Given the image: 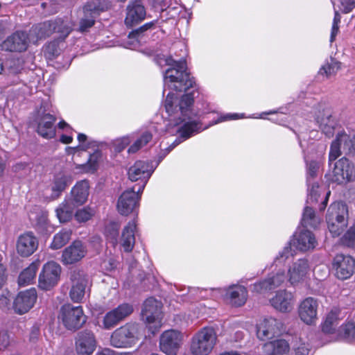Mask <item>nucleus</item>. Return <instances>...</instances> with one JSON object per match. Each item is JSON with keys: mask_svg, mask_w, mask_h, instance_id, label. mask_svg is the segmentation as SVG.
<instances>
[{"mask_svg": "<svg viewBox=\"0 0 355 355\" xmlns=\"http://www.w3.org/2000/svg\"><path fill=\"white\" fill-rule=\"evenodd\" d=\"M162 303L153 297L148 298L141 310L143 320L149 325L152 334H155L162 324Z\"/></svg>", "mask_w": 355, "mask_h": 355, "instance_id": "39448f33", "label": "nucleus"}, {"mask_svg": "<svg viewBox=\"0 0 355 355\" xmlns=\"http://www.w3.org/2000/svg\"><path fill=\"white\" fill-rule=\"evenodd\" d=\"M61 318L64 325L70 330L80 328L86 322L82 306H73L71 304L64 305L62 307Z\"/></svg>", "mask_w": 355, "mask_h": 355, "instance_id": "9d476101", "label": "nucleus"}, {"mask_svg": "<svg viewBox=\"0 0 355 355\" xmlns=\"http://www.w3.org/2000/svg\"><path fill=\"white\" fill-rule=\"evenodd\" d=\"M165 64L170 67L164 73V89L167 87L176 92H186L181 97L169 92L166 98L164 107L170 116L171 125L179 134L177 138L168 148L162 150L159 155L160 162L166 155L182 141L193 135L207 129L210 126L230 120L239 119L237 114H227L218 118L208 125L202 127V124L193 111L195 94L197 92L196 83L187 71V63L184 58L175 60L171 56L165 59Z\"/></svg>", "mask_w": 355, "mask_h": 355, "instance_id": "f257e3e1", "label": "nucleus"}, {"mask_svg": "<svg viewBox=\"0 0 355 355\" xmlns=\"http://www.w3.org/2000/svg\"><path fill=\"white\" fill-rule=\"evenodd\" d=\"M38 247V240L32 232L20 235L17 241V253L22 257H28L34 253Z\"/></svg>", "mask_w": 355, "mask_h": 355, "instance_id": "c85d7f7f", "label": "nucleus"}, {"mask_svg": "<svg viewBox=\"0 0 355 355\" xmlns=\"http://www.w3.org/2000/svg\"><path fill=\"white\" fill-rule=\"evenodd\" d=\"M340 22V16L337 11H335V15L333 20V24L331 32L330 42H333L339 31L338 24Z\"/></svg>", "mask_w": 355, "mask_h": 355, "instance_id": "13d9d810", "label": "nucleus"}, {"mask_svg": "<svg viewBox=\"0 0 355 355\" xmlns=\"http://www.w3.org/2000/svg\"><path fill=\"white\" fill-rule=\"evenodd\" d=\"M263 349L268 355H284L288 353L290 345L286 340L277 339L266 343Z\"/></svg>", "mask_w": 355, "mask_h": 355, "instance_id": "f704fd0d", "label": "nucleus"}, {"mask_svg": "<svg viewBox=\"0 0 355 355\" xmlns=\"http://www.w3.org/2000/svg\"><path fill=\"white\" fill-rule=\"evenodd\" d=\"M319 303L317 299L308 297L303 300L298 306V315L302 321L311 325L318 320V309Z\"/></svg>", "mask_w": 355, "mask_h": 355, "instance_id": "f3484780", "label": "nucleus"}, {"mask_svg": "<svg viewBox=\"0 0 355 355\" xmlns=\"http://www.w3.org/2000/svg\"><path fill=\"white\" fill-rule=\"evenodd\" d=\"M157 131L155 125H151L147 130L143 131L137 139L130 146L128 153H135L148 144L153 137L156 136Z\"/></svg>", "mask_w": 355, "mask_h": 355, "instance_id": "c9c22d12", "label": "nucleus"}, {"mask_svg": "<svg viewBox=\"0 0 355 355\" xmlns=\"http://www.w3.org/2000/svg\"><path fill=\"white\" fill-rule=\"evenodd\" d=\"M138 232L137 220L134 218L129 221L123 228L120 238V245L125 252H131L135 244Z\"/></svg>", "mask_w": 355, "mask_h": 355, "instance_id": "b1692460", "label": "nucleus"}, {"mask_svg": "<svg viewBox=\"0 0 355 355\" xmlns=\"http://www.w3.org/2000/svg\"><path fill=\"white\" fill-rule=\"evenodd\" d=\"M343 141L339 139L338 134L334 141H332L330 147V151L329 155V164L333 161H335L341 155V148L343 149Z\"/></svg>", "mask_w": 355, "mask_h": 355, "instance_id": "de8ad7c7", "label": "nucleus"}, {"mask_svg": "<svg viewBox=\"0 0 355 355\" xmlns=\"http://www.w3.org/2000/svg\"><path fill=\"white\" fill-rule=\"evenodd\" d=\"M355 180L354 165L345 157L338 159L334 166L331 180L338 184H344Z\"/></svg>", "mask_w": 355, "mask_h": 355, "instance_id": "4468645a", "label": "nucleus"}, {"mask_svg": "<svg viewBox=\"0 0 355 355\" xmlns=\"http://www.w3.org/2000/svg\"><path fill=\"white\" fill-rule=\"evenodd\" d=\"M294 355H308L309 353V345L304 343H301L300 340L299 343L293 347Z\"/></svg>", "mask_w": 355, "mask_h": 355, "instance_id": "bf43d9fd", "label": "nucleus"}, {"mask_svg": "<svg viewBox=\"0 0 355 355\" xmlns=\"http://www.w3.org/2000/svg\"><path fill=\"white\" fill-rule=\"evenodd\" d=\"M343 336L346 339L352 340L355 338V324L353 322H348L341 327Z\"/></svg>", "mask_w": 355, "mask_h": 355, "instance_id": "4d7b16f0", "label": "nucleus"}, {"mask_svg": "<svg viewBox=\"0 0 355 355\" xmlns=\"http://www.w3.org/2000/svg\"><path fill=\"white\" fill-rule=\"evenodd\" d=\"M153 25H154L153 22H149V23H146V24H144L139 28L132 31L129 34V37H131V38L135 37L139 33H144V31L150 29Z\"/></svg>", "mask_w": 355, "mask_h": 355, "instance_id": "680f3d73", "label": "nucleus"}, {"mask_svg": "<svg viewBox=\"0 0 355 355\" xmlns=\"http://www.w3.org/2000/svg\"><path fill=\"white\" fill-rule=\"evenodd\" d=\"M53 33L59 34V37L61 40H64L73 30V24L69 19H64L62 18H56L53 20Z\"/></svg>", "mask_w": 355, "mask_h": 355, "instance_id": "ea45409f", "label": "nucleus"}, {"mask_svg": "<svg viewBox=\"0 0 355 355\" xmlns=\"http://www.w3.org/2000/svg\"><path fill=\"white\" fill-rule=\"evenodd\" d=\"M96 355H114V351L109 348H105L101 352H98Z\"/></svg>", "mask_w": 355, "mask_h": 355, "instance_id": "774afa93", "label": "nucleus"}, {"mask_svg": "<svg viewBox=\"0 0 355 355\" xmlns=\"http://www.w3.org/2000/svg\"><path fill=\"white\" fill-rule=\"evenodd\" d=\"M344 318L342 311L337 309H332L325 316L321 324L322 331L325 334H334L338 328L340 320Z\"/></svg>", "mask_w": 355, "mask_h": 355, "instance_id": "7c9ffc66", "label": "nucleus"}, {"mask_svg": "<svg viewBox=\"0 0 355 355\" xmlns=\"http://www.w3.org/2000/svg\"><path fill=\"white\" fill-rule=\"evenodd\" d=\"M141 191L132 189L123 191L119 198L117 209L121 215L128 216L136 211L139 207Z\"/></svg>", "mask_w": 355, "mask_h": 355, "instance_id": "2eb2a0df", "label": "nucleus"}, {"mask_svg": "<svg viewBox=\"0 0 355 355\" xmlns=\"http://www.w3.org/2000/svg\"><path fill=\"white\" fill-rule=\"evenodd\" d=\"M155 168L151 162L142 160L137 161L129 168L128 172L129 179L132 182L141 180L142 182L137 189L138 191H143Z\"/></svg>", "mask_w": 355, "mask_h": 355, "instance_id": "f8f14e48", "label": "nucleus"}, {"mask_svg": "<svg viewBox=\"0 0 355 355\" xmlns=\"http://www.w3.org/2000/svg\"><path fill=\"white\" fill-rule=\"evenodd\" d=\"M97 342L93 332L80 331L76 339V351L78 355H92L95 351Z\"/></svg>", "mask_w": 355, "mask_h": 355, "instance_id": "4be33fe9", "label": "nucleus"}, {"mask_svg": "<svg viewBox=\"0 0 355 355\" xmlns=\"http://www.w3.org/2000/svg\"><path fill=\"white\" fill-rule=\"evenodd\" d=\"M182 334L175 329L164 331L159 338V349L166 355H177L182 345Z\"/></svg>", "mask_w": 355, "mask_h": 355, "instance_id": "9b49d317", "label": "nucleus"}, {"mask_svg": "<svg viewBox=\"0 0 355 355\" xmlns=\"http://www.w3.org/2000/svg\"><path fill=\"white\" fill-rule=\"evenodd\" d=\"M41 6L46 11V12L49 15L57 12L58 9V4L52 1L43 2L42 3Z\"/></svg>", "mask_w": 355, "mask_h": 355, "instance_id": "052dcab7", "label": "nucleus"}, {"mask_svg": "<svg viewBox=\"0 0 355 355\" xmlns=\"http://www.w3.org/2000/svg\"><path fill=\"white\" fill-rule=\"evenodd\" d=\"M94 214V211L89 207H84L78 209L74 216L76 220L79 223H85L92 218Z\"/></svg>", "mask_w": 355, "mask_h": 355, "instance_id": "603ef678", "label": "nucleus"}, {"mask_svg": "<svg viewBox=\"0 0 355 355\" xmlns=\"http://www.w3.org/2000/svg\"><path fill=\"white\" fill-rule=\"evenodd\" d=\"M343 12L348 13L355 7V0H340Z\"/></svg>", "mask_w": 355, "mask_h": 355, "instance_id": "e2e57ef3", "label": "nucleus"}, {"mask_svg": "<svg viewBox=\"0 0 355 355\" xmlns=\"http://www.w3.org/2000/svg\"><path fill=\"white\" fill-rule=\"evenodd\" d=\"M333 267L338 278L346 279L354 272L355 260L351 256L338 254L334 259Z\"/></svg>", "mask_w": 355, "mask_h": 355, "instance_id": "aec40b11", "label": "nucleus"}, {"mask_svg": "<svg viewBox=\"0 0 355 355\" xmlns=\"http://www.w3.org/2000/svg\"><path fill=\"white\" fill-rule=\"evenodd\" d=\"M40 263L37 261L31 263L19 275L18 278L19 285L24 286L33 282L35 279L36 272L39 268Z\"/></svg>", "mask_w": 355, "mask_h": 355, "instance_id": "58836bf2", "label": "nucleus"}, {"mask_svg": "<svg viewBox=\"0 0 355 355\" xmlns=\"http://www.w3.org/2000/svg\"><path fill=\"white\" fill-rule=\"evenodd\" d=\"M247 297L248 291L243 286L232 285L226 290V297L232 306H243L247 300Z\"/></svg>", "mask_w": 355, "mask_h": 355, "instance_id": "2f4dec72", "label": "nucleus"}, {"mask_svg": "<svg viewBox=\"0 0 355 355\" xmlns=\"http://www.w3.org/2000/svg\"><path fill=\"white\" fill-rule=\"evenodd\" d=\"M133 312V306L128 303L119 305L116 308L107 312L103 319V327L110 329Z\"/></svg>", "mask_w": 355, "mask_h": 355, "instance_id": "dca6fc26", "label": "nucleus"}, {"mask_svg": "<svg viewBox=\"0 0 355 355\" xmlns=\"http://www.w3.org/2000/svg\"><path fill=\"white\" fill-rule=\"evenodd\" d=\"M9 336L6 332L0 333V349L6 348L9 345Z\"/></svg>", "mask_w": 355, "mask_h": 355, "instance_id": "0e129e2a", "label": "nucleus"}, {"mask_svg": "<svg viewBox=\"0 0 355 355\" xmlns=\"http://www.w3.org/2000/svg\"><path fill=\"white\" fill-rule=\"evenodd\" d=\"M293 257L292 249L291 243H288L282 251L279 252V254L276 257L274 260V265L276 266L284 264L286 261Z\"/></svg>", "mask_w": 355, "mask_h": 355, "instance_id": "09e8293b", "label": "nucleus"}, {"mask_svg": "<svg viewBox=\"0 0 355 355\" xmlns=\"http://www.w3.org/2000/svg\"><path fill=\"white\" fill-rule=\"evenodd\" d=\"M101 158V152L96 149L89 155L87 162L83 164H76L75 169L79 173H94L97 171L98 162Z\"/></svg>", "mask_w": 355, "mask_h": 355, "instance_id": "e433bc0d", "label": "nucleus"}, {"mask_svg": "<svg viewBox=\"0 0 355 355\" xmlns=\"http://www.w3.org/2000/svg\"><path fill=\"white\" fill-rule=\"evenodd\" d=\"M78 141H79L80 145L73 148L74 150H87L88 149L98 147L97 141L94 140H88L86 135L83 133H79L78 135Z\"/></svg>", "mask_w": 355, "mask_h": 355, "instance_id": "49530a36", "label": "nucleus"}, {"mask_svg": "<svg viewBox=\"0 0 355 355\" xmlns=\"http://www.w3.org/2000/svg\"><path fill=\"white\" fill-rule=\"evenodd\" d=\"M309 271L308 261L300 259L289 266L286 279L291 286H295L304 281Z\"/></svg>", "mask_w": 355, "mask_h": 355, "instance_id": "412c9836", "label": "nucleus"}, {"mask_svg": "<svg viewBox=\"0 0 355 355\" xmlns=\"http://www.w3.org/2000/svg\"><path fill=\"white\" fill-rule=\"evenodd\" d=\"M340 68V63L334 59H331L330 62L324 64L320 69L319 73L322 75H326L329 77Z\"/></svg>", "mask_w": 355, "mask_h": 355, "instance_id": "8fccbe9b", "label": "nucleus"}, {"mask_svg": "<svg viewBox=\"0 0 355 355\" xmlns=\"http://www.w3.org/2000/svg\"><path fill=\"white\" fill-rule=\"evenodd\" d=\"M319 185L317 182H311V185L308 186V198L306 202L307 203H313L317 202L318 198L319 196L318 192Z\"/></svg>", "mask_w": 355, "mask_h": 355, "instance_id": "5fc2aeb1", "label": "nucleus"}, {"mask_svg": "<svg viewBox=\"0 0 355 355\" xmlns=\"http://www.w3.org/2000/svg\"><path fill=\"white\" fill-rule=\"evenodd\" d=\"M320 223V218L316 216L315 211L310 207L306 206L301 220L304 227L316 228Z\"/></svg>", "mask_w": 355, "mask_h": 355, "instance_id": "79ce46f5", "label": "nucleus"}, {"mask_svg": "<svg viewBox=\"0 0 355 355\" xmlns=\"http://www.w3.org/2000/svg\"><path fill=\"white\" fill-rule=\"evenodd\" d=\"M70 183V176L66 175L64 172L55 175L51 184V190L54 197H58Z\"/></svg>", "mask_w": 355, "mask_h": 355, "instance_id": "4c0bfd02", "label": "nucleus"}, {"mask_svg": "<svg viewBox=\"0 0 355 355\" xmlns=\"http://www.w3.org/2000/svg\"><path fill=\"white\" fill-rule=\"evenodd\" d=\"M10 299H8L6 296L1 295L0 297V306L1 308L7 307L10 304Z\"/></svg>", "mask_w": 355, "mask_h": 355, "instance_id": "338daca9", "label": "nucleus"}, {"mask_svg": "<svg viewBox=\"0 0 355 355\" xmlns=\"http://www.w3.org/2000/svg\"><path fill=\"white\" fill-rule=\"evenodd\" d=\"M145 7L140 1H130L126 8L125 24L128 27H132L141 22L146 17Z\"/></svg>", "mask_w": 355, "mask_h": 355, "instance_id": "5701e85b", "label": "nucleus"}, {"mask_svg": "<svg viewBox=\"0 0 355 355\" xmlns=\"http://www.w3.org/2000/svg\"><path fill=\"white\" fill-rule=\"evenodd\" d=\"M46 112V107L42 105L37 111L34 122L37 125L36 131L39 135L45 139H52L55 136L56 132L55 126L56 117Z\"/></svg>", "mask_w": 355, "mask_h": 355, "instance_id": "0eeeda50", "label": "nucleus"}, {"mask_svg": "<svg viewBox=\"0 0 355 355\" xmlns=\"http://www.w3.org/2000/svg\"><path fill=\"white\" fill-rule=\"evenodd\" d=\"M86 254V248L80 241H73L62 252V262L65 264H73L81 260Z\"/></svg>", "mask_w": 355, "mask_h": 355, "instance_id": "c756f323", "label": "nucleus"}, {"mask_svg": "<svg viewBox=\"0 0 355 355\" xmlns=\"http://www.w3.org/2000/svg\"><path fill=\"white\" fill-rule=\"evenodd\" d=\"M137 325L127 324L116 329L111 336L110 343L115 347L131 346L137 339Z\"/></svg>", "mask_w": 355, "mask_h": 355, "instance_id": "1a4fd4ad", "label": "nucleus"}, {"mask_svg": "<svg viewBox=\"0 0 355 355\" xmlns=\"http://www.w3.org/2000/svg\"><path fill=\"white\" fill-rule=\"evenodd\" d=\"M284 331V323L273 317L264 318L256 325L257 336L260 340H268L279 336Z\"/></svg>", "mask_w": 355, "mask_h": 355, "instance_id": "6e6552de", "label": "nucleus"}, {"mask_svg": "<svg viewBox=\"0 0 355 355\" xmlns=\"http://www.w3.org/2000/svg\"><path fill=\"white\" fill-rule=\"evenodd\" d=\"M291 241L297 250L302 252L313 250L317 245L314 234L311 231L305 229L296 232Z\"/></svg>", "mask_w": 355, "mask_h": 355, "instance_id": "bb28decb", "label": "nucleus"}, {"mask_svg": "<svg viewBox=\"0 0 355 355\" xmlns=\"http://www.w3.org/2000/svg\"><path fill=\"white\" fill-rule=\"evenodd\" d=\"M60 266L55 261H49L44 265L39 275V286L42 290L48 291L55 286L60 279Z\"/></svg>", "mask_w": 355, "mask_h": 355, "instance_id": "ddd939ff", "label": "nucleus"}, {"mask_svg": "<svg viewBox=\"0 0 355 355\" xmlns=\"http://www.w3.org/2000/svg\"><path fill=\"white\" fill-rule=\"evenodd\" d=\"M76 207L71 200H65L56 209V215L59 220L61 223H65L71 220Z\"/></svg>", "mask_w": 355, "mask_h": 355, "instance_id": "a19ab883", "label": "nucleus"}, {"mask_svg": "<svg viewBox=\"0 0 355 355\" xmlns=\"http://www.w3.org/2000/svg\"><path fill=\"white\" fill-rule=\"evenodd\" d=\"M315 121L322 133L327 137H333L337 123L329 108H322V110L320 109Z\"/></svg>", "mask_w": 355, "mask_h": 355, "instance_id": "393cba45", "label": "nucleus"}, {"mask_svg": "<svg viewBox=\"0 0 355 355\" xmlns=\"http://www.w3.org/2000/svg\"><path fill=\"white\" fill-rule=\"evenodd\" d=\"M71 235V231L70 230H61L54 236L51 248L53 250L61 248L70 240Z\"/></svg>", "mask_w": 355, "mask_h": 355, "instance_id": "c03bdc74", "label": "nucleus"}, {"mask_svg": "<svg viewBox=\"0 0 355 355\" xmlns=\"http://www.w3.org/2000/svg\"><path fill=\"white\" fill-rule=\"evenodd\" d=\"M37 299V292L35 288H31L20 292L14 301V309L19 314L28 312L34 305Z\"/></svg>", "mask_w": 355, "mask_h": 355, "instance_id": "a878e982", "label": "nucleus"}, {"mask_svg": "<svg viewBox=\"0 0 355 355\" xmlns=\"http://www.w3.org/2000/svg\"><path fill=\"white\" fill-rule=\"evenodd\" d=\"M272 306L282 313L290 312L294 306L295 298L292 293L286 290L277 291L275 296L270 299Z\"/></svg>", "mask_w": 355, "mask_h": 355, "instance_id": "cd10ccee", "label": "nucleus"}, {"mask_svg": "<svg viewBox=\"0 0 355 355\" xmlns=\"http://www.w3.org/2000/svg\"><path fill=\"white\" fill-rule=\"evenodd\" d=\"M89 183L86 180L78 182L73 188L71 191V200L73 203L77 207L84 204L89 196Z\"/></svg>", "mask_w": 355, "mask_h": 355, "instance_id": "72a5a7b5", "label": "nucleus"}, {"mask_svg": "<svg viewBox=\"0 0 355 355\" xmlns=\"http://www.w3.org/2000/svg\"><path fill=\"white\" fill-rule=\"evenodd\" d=\"M340 243L347 247H353L355 244V226L350 227L340 239Z\"/></svg>", "mask_w": 355, "mask_h": 355, "instance_id": "3c124183", "label": "nucleus"}, {"mask_svg": "<svg viewBox=\"0 0 355 355\" xmlns=\"http://www.w3.org/2000/svg\"><path fill=\"white\" fill-rule=\"evenodd\" d=\"M338 138L343 141V150L347 154L355 155V135H349L342 132L338 133Z\"/></svg>", "mask_w": 355, "mask_h": 355, "instance_id": "a18cd8bd", "label": "nucleus"}, {"mask_svg": "<svg viewBox=\"0 0 355 355\" xmlns=\"http://www.w3.org/2000/svg\"><path fill=\"white\" fill-rule=\"evenodd\" d=\"M30 41V37L26 33L16 31L1 43V48L6 51L23 52L27 49Z\"/></svg>", "mask_w": 355, "mask_h": 355, "instance_id": "a211bd4d", "label": "nucleus"}, {"mask_svg": "<svg viewBox=\"0 0 355 355\" xmlns=\"http://www.w3.org/2000/svg\"><path fill=\"white\" fill-rule=\"evenodd\" d=\"M70 280L71 286L69 297L73 302H81L85 293L89 291V278L84 271L76 269L71 272Z\"/></svg>", "mask_w": 355, "mask_h": 355, "instance_id": "423d86ee", "label": "nucleus"}, {"mask_svg": "<svg viewBox=\"0 0 355 355\" xmlns=\"http://www.w3.org/2000/svg\"><path fill=\"white\" fill-rule=\"evenodd\" d=\"M14 65H17V67L16 68H13V67L12 65L10 66V72L12 73H18L20 70L21 69V66L19 65V60H14L12 61Z\"/></svg>", "mask_w": 355, "mask_h": 355, "instance_id": "69168bd1", "label": "nucleus"}, {"mask_svg": "<svg viewBox=\"0 0 355 355\" xmlns=\"http://www.w3.org/2000/svg\"><path fill=\"white\" fill-rule=\"evenodd\" d=\"M319 163L316 161H311L309 163L307 162V176H306V184L307 186H310L312 180L317 175L318 170L319 169Z\"/></svg>", "mask_w": 355, "mask_h": 355, "instance_id": "864d4df0", "label": "nucleus"}, {"mask_svg": "<svg viewBox=\"0 0 355 355\" xmlns=\"http://www.w3.org/2000/svg\"><path fill=\"white\" fill-rule=\"evenodd\" d=\"M110 6L106 0H94L87 2L83 7V16L78 21L76 31L84 33L94 26L96 18L100 14L105 11Z\"/></svg>", "mask_w": 355, "mask_h": 355, "instance_id": "7ed1b4c3", "label": "nucleus"}, {"mask_svg": "<svg viewBox=\"0 0 355 355\" xmlns=\"http://www.w3.org/2000/svg\"><path fill=\"white\" fill-rule=\"evenodd\" d=\"M286 279L284 270L279 269L275 272H271L265 279L255 283L252 286V291L264 293L279 287L285 282Z\"/></svg>", "mask_w": 355, "mask_h": 355, "instance_id": "6ab92c4d", "label": "nucleus"}, {"mask_svg": "<svg viewBox=\"0 0 355 355\" xmlns=\"http://www.w3.org/2000/svg\"><path fill=\"white\" fill-rule=\"evenodd\" d=\"M120 224L116 221H109L104 229V234L107 240L114 246L118 243Z\"/></svg>", "mask_w": 355, "mask_h": 355, "instance_id": "37998d69", "label": "nucleus"}, {"mask_svg": "<svg viewBox=\"0 0 355 355\" xmlns=\"http://www.w3.org/2000/svg\"><path fill=\"white\" fill-rule=\"evenodd\" d=\"M53 20L46 21L32 27L30 31V40L35 43L39 40L45 39L53 33Z\"/></svg>", "mask_w": 355, "mask_h": 355, "instance_id": "473e14b6", "label": "nucleus"}, {"mask_svg": "<svg viewBox=\"0 0 355 355\" xmlns=\"http://www.w3.org/2000/svg\"><path fill=\"white\" fill-rule=\"evenodd\" d=\"M59 50L58 42L56 41H53L49 42L45 46L44 55L46 58L51 59L58 55Z\"/></svg>", "mask_w": 355, "mask_h": 355, "instance_id": "6e6d98bb", "label": "nucleus"}, {"mask_svg": "<svg viewBox=\"0 0 355 355\" xmlns=\"http://www.w3.org/2000/svg\"><path fill=\"white\" fill-rule=\"evenodd\" d=\"M217 336L212 327H204L193 337L191 352L193 355H209L216 343Z\"/></svg>", "mask_w": 355, "mask_h": 355, "instance_id": "20e7f679", "label": "nucleus"}, {"mask_svg": "<svg viewBox=\"0 0 355 355\" xmlns=\"http://www.w3.org/2000/svg\"><path fill=\"white\" fill-rule=\"evenodd\" d=\"M326 220L329 231L331 235L334 237L340 236L348 224L347 205L341 202L332 203L328 209Z\"/></svg>", "mask_w": 355, "mask_h": 355, "instance_id": "f03ea898", "label": "nucleus"}]
</instances>
